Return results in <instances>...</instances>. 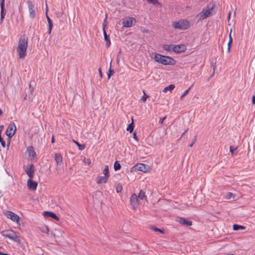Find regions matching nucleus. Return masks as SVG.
<instances>
[{"instance_id":"obj_1","label":"nucleus","mask_w":255,"mask_h":255,"mask_svg":"<svg viewBox=\"0 0 255 255\" xmlns=\"http://www.w3.org/2000/svg\"><path fill=\"white\" fill-rule=\"evenodd\" d=\"M28 46V38L25 35L20 36L18 43L17 52L20 59L23 58L26 55Z\"/></svg>"},{"instance_id":"obj_2","label":"nucleus","mask_w":255,"mask_h":255,"mask_svg":"<svg viewBox=\"0 0 255 255\" xmlns=\"http://www.w3.org/2000/svg\"><path fill=\"white\" fill-rule=\"evenodd\" d=\"M153 58L156 62L164 65H173L175 64V60L172 57L160 54L155 53Z\"/></svg>"},{"instance_id":"obj_3","label":"nucleus","mask_w":255,"mask_h":255,"mask_svg":"<svg viewBox=\"0 0 255 255\" xmlns=\"http://www.w3.org/2000/svg\"><path fill=\"white\" fill-rule=\"evenodd\" d=\"M214 4H208L206 7L203 8L202 10L198 14L199 20H203L207 17L213 15L216 13V10L214 9Z\"/></svg>"},{"instance_id":"obj_4","label":"nucleus","mask_w":255,"mask_h":255,"mask_svg":"<svg viewBox=\"0 0 255 255\" xmlns=\"http://www.w3.org/2000/svg\"><path fill=\"white\" fill-rule=\"evenodd\" d=\"M173 27L175 29H179L181 30H185L190 27V23L186 20H181L173 23Z\"/></svg>"},{"instance_id":"obj_5","label":"nucleus","mask_w":255,"mask_h":255,"mask_svg":"<svg viewBox=\"0 0 255 255\" xmlns=\"http://www.w3.org/2000/svg\"><path fill=\"white\" fill-rule=\"evenodd\" d=\"M2 235L3 237H5L6 238H7L9 239H10L12 241H15V242H18L19 241V237L17 236L16 234V233L11 230H6L4 231L2 233Z\"/></svg>"},{"instance_id":"obj_6","label":"nucleus","mask_w":255,"mask_h":255,"mask_svg":"<svg viewBox=\"0 0 255 255\" xmlns=\"http://www.w3.org/2000/svg\"><path fill=\"white\" fill-rule=\"evenodd\" d=\"M16 130L15 124L13 122L10 123L5 131V134L9 137L11 138L14 135Z\"/></svg>"},{"instance_id":"obj_7","label":"nucleus","mask_w":255,"mask_h":255,"mask_svg":"<svg viewBox=\"0 0 255 255\" xmlns=\"http://www.w3.org/2000/svg\"><path fill=\"white\" fill-rule=\"evenodd\" d=\"M29 16L31 18H34L36 16L35 7L32 1L28 0L27 2Z\"/></svg>"},{"instance_id":"obj_8","label":"nucleus","mask_w":255,"mask_h":255,"mask_svg":"<svg viewBox=\"0 0 255 255\" xmlns=\"http://www.w3.org/2000/svg\"><path fill=\"white\" fill-rule=\"evenodd\" d=\"M4 215L8 219L11 220L13 222H18L19 219V216L15 213L6 211L4 213Z\"/></svg>"},{"instance_id":"obj_9","label":"nucleus","mask_w":255,"mask_h":255,"mask_svg":"<svg viewBox=\"0 0 255 255\" xmlns=\"http://www.w3.org/2000/svg\"><path fill=\"white\" fill-rule=\"evenodd\" d=\"M26 154L28 155V159L30 160H33L36 157V153L32 146H29L27 147Z\"/></svg>"},{"instance_id":"obj_10","label":"nucleus","mask_w":255,"mask_h":255,"mask_svg":"<svg viewBox=\"0 0 255 255\" xmlns=\"http://www.w3.org/2000/svg\"><path fill=\"white\" fill-rule=\"evenodd\" d=\"M130 204L133 209H136L138 205V199L135 193L132 194L130 196Z\"/></svg>"},{"instance_id":"obj_11","label":"nucleus","mask_w":255,"mask_h":255,"mask_svg":"<svg viewBox=\"0 0 255 255\" xmlns=\"http://www.w3.org/2000/svg\"><path fill=\"white\" fill-rule=\"evenodd\" d=\"M25 172L29 178H33V173L35 171L34 166L33 164L28 165L25 168Z\"/></svg>"},{"instance_id":"obj_12","label":"nucleus","mask_w":255,"mask_h":255,"mask_svg":"<svg viewBox=\"0 0 255 255\" xmlns=\"http://www.w3.org/2000/svg\"><path fill=\"white\" fill-rule=\"evenodd\" d=\"M186 50V47L184 44H178L174 45L173 44V47L172 49L173 52L179 53L184 52Z\"/></svg>"},{"instance_id":"obj_13","label":"nucleus","mask_w":255,"mask_h":255,"mask_svg":"<svg viewBox=\"0 0 255 255\" xmlns=\"http://www.w3.org/2000/svg\"><path fill=\"white\" fill-rule=\"evenodd\" d=\"M133 168H134L135 170L146 172L148 170L149 167L147 165L143 163H137Z\"/></svg>"},{"instance_id":"obj_14","label":"nucleus","mask_w":255,"mask_h":255,"mask_svg":"<svg viewBox=\"0 0 255 255\" xmlns=\"http://www.w3.org/2000/svg\"><path fill=\"white\" fill-rule=\"evenodd\" d=\"M32 178H29L27 182L28 188L31 190H35L37 188V183L32 180Z\"/></svg>"},{"instance_id":"obj_15","label":"nucleus","mask_w":255,"mask_h":255,"mask_svg":"<svg viewBox=\"0 0 255 255\" xmlns=\"http://www.w3.org/2000/svg\"><path fill=\"white\" fill-rule=\"evenodd\" d=\"M176 221L179 222L180 224L186 225L187 226H190L192 225V222L191 221L187 220L185 218L178 217L177 218Z\"/></svg>"},{"instance_id":"obj_16","label":"nucleus","mask_w":255,"mask_h":255,"mask_svg":"<svg viewBox=\"0 0 255 255\" xmlns=\"http://www.w3.org/2000/svg\"><path fill=\"white\" fill-rule=\"evenodd\" d=\"M103 31L104 36V39L106 41V46L107 48H109L111 45V40L109 38V36L107 34L106 30H105V26L103 25Z\"/></svg>"},{"instance_id":"obj_17","label":"nucleus","mask_w":255,"mask_h":255,"mask_svg":"<svg viewBox=\"0 0 255 255\" xmlns=\"http://www.w3.org/2000/svg\"><path fill=\"white\" fill-rule=\"evenodd\" d=\"M47 11H48V7H47V5L46 4V18H47L48 23V34H50L51 32V30L52 29L53 23H52L51 19L50 18V17H49V16L47 14Z\"/></svg>"},{"instance_id":"obj_18","label":"nucleus","mask_w":255,"mask_h":255,"mask_svg":"<svg viewBox=\"0 0 255 255\" xmlns=\"http://www.w3.org/2000/svg\"><path fill=\"white\" fill-rule=\"evenodd\" d=\"M133 20H134V18L128 17L127 19L124 20L122 22V24H123V26L125 27H131L132 25Z\"/></svg>"},{"instance_id":"obj_19","label":"nucleus","mask_w":255,"mask_h":255,"mask_svg":"<svg viewBox=\"0 0 255 255\" xmlns=\"http://www.w3.org/2000/svg\"><path fill=\"white\" fill-rule=\"evenodd\" d=\"M43 214L46 217H51L54 219L57 220V221L59 220V218L56 216V215L55 213H54L53 212L45 211V212H44Z\"/></svg>"},{"instance_id":"obj_20","label":"nucleus","mask_w":255,"mask_h":255,"mask_svg":"<svg viewBox=\"0 0 255 255\" xmlns=\"http://www.w3.org/2000/svg\"><path fill=\"white\" fill-rule=\"evenodd\" d=\"M62 156L60 154H55V160L57 164L61 165L63 164Z\"/></svg>"},{"instance_id":"obj_21","label":"nucleus","mask_w":255,"mask_h":255,"mask_svg":"<svg viewBox=\"0 0 255 255\" xmlns=\"http://www.w3.org/2000/svg\"><path fill=\"white\" fill-rule=\"evenodd\" d=\"M109 177L106 175L100 176L97 181V184L106 183L107 182Z\"/></svg>"},{"instance_id":"obj_22","label":"nucleus","mask_w":255,"mask_h":255,"mask_svg":"<svg viewBox=\"0 0 255 255\" xmlns=\"http://www.w3.org/2000/svg\"><path fill=\"white\" fill-rule=\"evenodd\" d=\"M173 44H164L163 46V49L165 51L171 52H173Z\"/></svg>"},{"instance_id":"obj_23","label":"nucleus","mask_w":255,"mask_h":255,"mask_svg":"<svg viewBox=\"0 0 255 255\" xmlns=\"http://www.w3.org/2000/svg\"><path fill=\"white\" fill-rule=\"evenodd\" d=\"M137 197L142 200H146L145 192L141 190L139 191Z\"/></svg>"},{"instance_id":"obj_24","label":"nucleus","mask_w":255,"mask_h":255,"mask_svg":"<svg viewBox=\"0 0 255 255\" xmlns=\"http://www.w3.org/2000/svg\"><path fill=\"white\" fill-rule=\"evenodd\" d=\"M175 88V86L173 84H170L168 86L164 88L163 92L166 93L167 91L171 92Z\"/></svg>"},{"instance_id":"obj_25","label":"nucleus","mask_w":255,"mask_h":255,"mask_svg":"<svg viewBox=\"0 0 255 255\" xmlns=\"http://www.w3.org/2000/svg\"><path fill=\"white\" fill-rule=\"evenodd\" d=\"M233 228L234 231H238L240 230H244L245 229V227L238 224H234Z\"/></svg>"},{"instance_id":"obj_26","label":"nucleus","mask_w":255,"mask_h":255,"mask_svg":"<svg viewBox=\"0 0 255 255\" xmlns=\"http://www.w3.org/2000/svg\"><path fill=\"white\" fill-rule=\"evenodd\" d=\"M133 130V120L132 119V122L130 124H129L128 127L127 128V130L129 131V132H132Z\"/></svg>"},{"instance_id":"obj_27","label":"nucleus","mask_w":255,"mask_h":255,"mask_svg":"<svg viewBox=\"0 0 255 255\" xmlns=\"http://www.w3.org/2000/svg\"><path fill=\"white\" fill-rule=\"evenodd\" d=\"M103 174L106 176H110V172L108 165H106L103 170Z\"/></svg>"},{"instance_id":"obj_28","label":"nucleus","mask_w":255,"mask_h":255,"mask_svg":"<svg viewBox=\"0 0 255 255\" xmlns=\"http://www.w3.org/2000/svg\"><path fill=\"white\" fill-rule=\"evenodd\" d=\"M1 8V11H0V22H2L3 21V18H4V16L5 15V12L4 11V7H0Z\"/></svg>"},{"instance_id":"obj_29","label":"nucleus","mask_w":255,"mask_h":255,"mask_svg":"<svg viewBox=\"0 0 255 255\" xmlns=\"http://www.w3.org/2000/svg\"><path fill=\"white\" fill-rule=\"evenodd\" d=\"M114 168L115 170L117 171L121 169V165L120 163H119L118 161H117L114 163Z\"/></svg>"},{"instance_id":"obj_30","label":"nucleus","mask_w":255,"mask_h":255,"mask_svg":"<svg viewBox=\"0 0 255 255\" xmlns=\"http://www.w3.org/2000/svg\"><path fill=\"white\" fill-rule=\"evenodd\" d=\"M74 143L77 145L79 148V149L80 150H83L85 148V145L84 144H80L78 141L75 140H73Z\"/></svg>"},{"instance_id":"obj_31","label":"nucleus","mask_w":255,"mask_h":255,"mask_svg":"<svg viewBox=\"0 0 255 255\" xmlns=\"http://www.w3.org/2000/svg\"><path fill=\"white\" fill-rule=\"evenodd\" d=\"M231 32H230V35H229V40L228 43V51L229 52H230V48H231V44H232V42H233L232 38L231 35Z\"/></svg>"},{"instance_id":"obj_32","label":"nucleus","mask_w":255,"mask_h":255,"mask_svg":"<svg viewBox=\"0 0 255 255\" xmlns=\"http://www.w3.org/2000/svg\"><path fill=\"white\" fill-rule=\"evenodd\" d=\"M191 87H189L188 89L185 91L180 97V99L182 100L189 92Z\"/></svg>"},{"instance_id":"obj_33","label":"nucleus","mask_w":255,"mask_h":255,"mask_svg":"<svg viewBox=\"0 0 255 255\" xmlns=\"http://www.w3.org/2000/svg\"><path fill=\"white\" fill-rule=\"evenodd\" d=\"M111 66V64H110V66ZM114 74V71L113 70H111V67L110 68L109 70V73H108V77L109 79L111 76V75H113Z\"/></svg>"},{"instance_id":"obj_34","label":"nucleus","mask_w":255,"mask_h":255,"mask_svg":"<svg viewBox=\"0 0 255 255\" xmlns=\"http://www.w3.org/2000/svg\"><path fill=\"white\" fill-rule=\"evenodd\" d=\"M0 143L1 145V146L3 147H5V141H4V140L2 138V137L1 136V135H0Z\"/></svg>"},{"instance_id":"obj_35","label":"nucleus","mask_w":255,"mask_h":255,"mask_svg":"<svg viewBox=\"0 0 255 255\" xmlns=\"http://www.w3.org/2000/svg\"><path fill=\"white\" fill-rule=\"evenodd\" d=\"M237 150V148H234L233 147L230 146V151L232 155L235 154V151Z\"/></svg>"},{"instance_id":"obj_36","label":"nucleus","mask_w":255,"mask_h":255,"mask_svg":"<svg viewBox=\"0 0 255 255\" xmlns=\"http://www.w3.org/2000/svg\"><path fill=\"white\" fill-rule=\"evenodd\" d=\"M123 189L122 186L121 185H118L116 187V191L117 193L121 192Z\"/></svg>"},{"instance_id":"obj_37","label":"nucleus","mask_w":255,"mask_h":255,"mask_svg":"<svg viewBox=\"0 0 255 255\" xmlns=\"http://www.w3.org/2000/svg\"><path fill=\"white\" fill-rule=\"evenodd\" d=\"M148 97V96L146 95L145 93L144 92V94H143V96L142 97L141 100L143 102H145Z\"/></svg>"},{"instance_id":"obj_38","label":"nucleus","mask_w":255,"mask_h":255,"mask_svg":"<svg viewBox=\"0 0 255 255\" xmlns=\"http://www.w3.org/2000/svg\"><path fill=\"white\" fill-rule=\"evenodd\" d=\"M196 136H195L194 137V138L192 139L191 143L189 144V146L191 147H192L193 144L196 142Z\"/></svg>"},{"instance_id":"obj_39","label":"nucleus","mask_w":255,"mask_h":255,"mask_svg":"<svg viewBox=\"0 0 255 255\" xmlns=\"http://www.w3.org/2000/svg\"><path fill=\"white\" fill-rule=\"evenodd\" d=\"M234 197V195L231 192H228L227 194V198L228 199H230L232 198V197Z\"/></svg>"},{"instance_id":"obj_40","label":"nucleus","mask_w":255,"mask_h":255,"mask_svg":"<svg viewBox=\"0 0 255 255\" xmlns=\"http://www.w3.org/2000/svg\"><path fill=\"white\" fill-rule=\"evenodd\" d=\"M150 3H152L154 5H157L159 4V2L158 0H152Z\"/></svg>"},{"instance_id":"obj_41","label":"nucleus","mask_w":255,"mask_h":255,"mask_svg":"<svg viewBox=\"0 0 255 255\" xmlns=\"http://www.w3.org/2000/svg\"><path fill=\"white\" fill-rule=\"evenodd\" d=\"M154 231H155V232H159L162 234L164 233V231L163 230H162L159 228H154Z\"/></svg>"},{"instance_id":"obj_42","label":"nucleus","mask_w":255,"mask_h":255,"mask_svg":"<svg viewBox=\"0 0 255 255\" xmlns=\"http://www.w3.org/2000/svg\"><path fill=\"white\" fill-rule=\"evenodd\" d=\"M166 119V117L163 118H161L159 121V123L160 124H162L163 122H164V120Z\"/></svg>"},{"instance_id":"obj_43","label":"nucleus","mask_w":255,"mask_h":255,"mask_svg":"<svg viewBox=\"0 0 255 255\" xmlns=\"http://www.w3.org/2000/svg\"><path fill=\"white\" fill-rule=\"evenodd\" d=\"M133 138L136 140V141H138V139L136 136V133L135 132H134L133 134Z\"/></svg>"},{"instance_id":"obj_44","label":"nucleus","mask_w":255,"mask_h":255,"mask_svg":"<svg viewBox=\"0 0 255 255\" xmlns=\"http://www.w3.org/2000/svg\"><path fill=\"white\" fill-rule=\"evenodd\" d=\"M0 7H4V0H1L0 1Z\"/></svg>"},{"instance_id":"obj_45","label":"nucleus","mask_w":255,"mask_h":255,"mask_svg":"<svg viewBox=\"0 0 255 255\" xmlns=\"http://www.w3.org/2000/svg\"><path fill=\"white\" fill-rule=\"evenodd\" d=\"M4 127L3 125L0 126V135H1V132L3 129Z\"/></svg>"},{"instance_id":"obj_46","label":"nucleus","mask_w":255,"mask_h":255,"mask_svg":"<svg viewBox=\"0 0 255 255\" xmlns=\"http://www.w3.org/2000/svg\"><path fill=\"white\" fill-rule=\"evenodd\" d=\"M252 103L253 104H255V96L254 95L252 97Z\"/></svg>"},{"instance_id":"obj_47","label":"nucleus","mask_w":255,"mask_h":255,"mask_svg":"<svg viewBox=\"0 0 255 255\" xmlns=\"http://www.w3.org/2000/svg\"><path fill=\"white\" fill-rule=\"evenodd\" d=\"M98 71L100 73V76L101 77H102V70H101V68H99L98 69Z\"/></svg>"},{"instance_id":"obj_48","label":"nucleus","mask_w":255,"mask_h":255,"mask_svg":"<svg viewBox=\"0 0 255 255\" xmlns=\"http://www.w3.org/2000/svg\"><path fill=\"white\" fill-rule=\"evenodd\" d=\"M54 142V136H52V139H51V142L53 143Z\"/></svg>"},{"instance_id":"obj_49","label":"nucleus","mask_w":255,"mask_h":255,"mask_svg":"<svg viewBox=\"0 0 255 255\" xmlns=\"http://www.w3.org/2000/svg\"><path fill=\"white\" fill-rule=\"evenodd\" d=\"M2 111L1 109H0V116L2 114Z\"/></svg>"},{"instance_id":"obj_50","label":"nucleus","mask_w":255,"mask_h":255,"mask_svg":"<svg viewBox=\"0 0 255 255\" xmlns=\"http://www.w3.org/2000/svg\"><path fill=\"white\" fill-rule=\"evenodd\" d=\"M1 255H8L7 254H6V253H2V254Z\"/></svg>"},{"instance_id":"obj_51","label":"nucleus","mask_w":255,"mask_h":255,"mask_svg":"<svg viewBox=\"0 0 255 255\" xmlns=\"http://www.w3.org/2000/svg\"><path fill=\"white\" fill-rule=\"evenodd\" d=\"M187 130H188V129L185 130L184 131V132L183 133L182 135H183L184 134H185V132H186L187 131Z\"/></svg>"},{"instance_id":"obj_52","label":"nucleus","mask_w":255,"mask_h":255,"mask_svg":"<svg viewBox=\"0 0 255 255\" xmlns=\"http://www.w3.org/2000/svg\"><path fill=\"white\" fill-rule=\"evenodd\" d=\"M87 163L89 165L91 163V162L90 161V160L89 159H88V161H87Z\"/></svg>"},{"instance_id":"obj_53","label":"nucleus","mask_w":255,"mask_h":255,"mask_svg":"<svg viewBox=\"0 0 255 255\" xmlns=\"http://www.w3.org/2000/svg\"><path fill=\"white\" fill-rule=\"evenodd\" d=\"M147 0V1L148 2L150 3V1H151L152 0Z\"/></svg>"},{"instance_id":"obj_54","label":"nucleus","mask_w":255,"mask_h":255,"mask_svg":"<svg viewBox=\"0 0 255 255\" xmlns=\"http://www.w3.org/2000/svg\"><path fill=\"white\" fill-rule=\"evenodd\" d=\"M230 16H231V13H229V16H228L229 18H230Z\"/></svg>"},{"instance_id":"obj_55","label":"nucleus","mask_w":255,"mask_h":255,"mask_svg":"<svg viewBox=\"0 0 255 255\" xmlns=\"http://www.w3.org/2000/svg\"><path fill=\"white\" fill-rule=\"evenodd\" d=\"M2 253L0 251V255H1L2 254Z\"/></svg>"},{"instance_id":"obj_56","label":"nucleus","mask_w":255,"mask_h":255,"mask_svg":"<svg viewBox=\"0 0 255 255\" xmlns=\"http://www.w3.org/2000/svg\"><path fill=\"white\" fill-rule=\"evenodd\" d=\"M46 230L48 231V228L47 227H46Z\"/></svg>"},{"instance_id":"obj_57","label":"nucleus","mask_w":255,"mask_h":255,"mask_svg":"<svg viewBox=\"0 0 255 255\" xmlns=\"http://www.w3.org/2000/svg\"><path fill=\"white\" fill-rule=\"evenodd\" d=\"M9 144H10V143L9 142L7 146H9Z\"/></svg>"}]
</instances>
